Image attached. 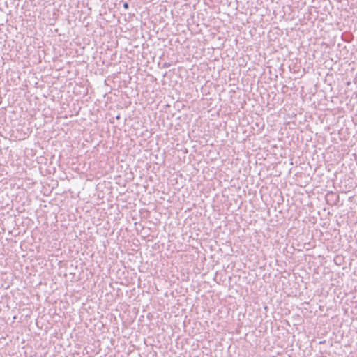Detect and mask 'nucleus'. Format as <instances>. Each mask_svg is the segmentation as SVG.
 I'll return each mask as SVG.
<instances>
[{
  "instance_id": "1",
  "label": "nucleus",
  "mask_w": 357,
  "mask_h": 357,
  "mask_svg": "<svg viewBox=\"0 0 357 357\" xmlns=\"http://www.w3.org/2000/svg\"><path fill=\"white\" fill-rule=\"evenodd\" d=\"M123 8H124L125 9H128V4L127 3H123Z\"/></svg>"
}]
</instances>
